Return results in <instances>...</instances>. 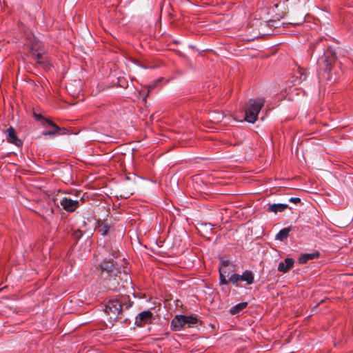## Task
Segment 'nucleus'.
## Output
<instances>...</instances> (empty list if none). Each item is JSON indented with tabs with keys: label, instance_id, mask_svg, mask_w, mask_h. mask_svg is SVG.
<instances>
[{
	"label": "nucleus",
	"instance_id": "1",
	"mask_svg": "<svg viewBox=\"0 0 353 353\" xmlns=\"http://www.w3.org/2000/svg\"><path fill=\"white\" fill-rule=\"evenodd\" d=\"M105 313L109 316V319L113 321H121L123 323H126L130 318L126 314H124V309L121 307L119 300L117 299H110L103 305Z\"/></svg>",
	"mask_w": 353,
	"mask_h": 353
},
{
	"label": "nucleus",
	"instance_id": "2",
	"mask_svg": "<svg viewBox=\"0 0 353 353\" xmlns=\"http://www.w3.org/2000/svg\"><path fill=\"white\" fill-rule=\"evenodd\" d=\"M264 103L265 100L262 98L250 99L246 104L244 119L248 123H254Z\"/></svg>",
	"mask_w": 353,
	"mask_h": 353
},
{
	"label": "nucleus",
	"instance_id": "3",
	"mask_svg": "<svg viewBox=\"0 0 353 353\" xmlns=\"http://www.w3.org/2000/svg\"><path fill=\"white\" fill-rule=\"evenodd\" d=\"M33 117L35 119V120L39 121L45 128H47L48 126L53 127V130H43L42 134L44 136H57L59 134H65L67 131L65 128H59L52 121L43 117L41 114L34 112Z\"/></svg>",
	"mask_w": 353,
	"mask_h": 353
},
{
	"label": "nucleus",
	"instance_id": "4",
	"mask_svg": "<svg viewBox=\"0 0 353 353\" xmlns=\"http://www.w3.org/2000/svg\"><path fill=\"white\" fill-rule=\"evenodd\" d=\"M30 50L31 52L32 58L38 63L42 65L45 69L50 68V64L47 59V57L44 54V48L42 43L39 41H36L35 39H34V41L30 46Z\"/></svg>",
	"mask_w": 353,
	"mask_h": 353
},
{
	"label": "nucleus",
	"instance_id": "5",
	"mask_svg": "<svg viewBox=\"0 0 353 353\" xmlns=\"http://www.w3.org/2000/svg\"><path fill=\"white\" fill-rule=\"evenodd\" d=\"M230 283L237 288H245L241 281L246 285H252L254 283V274L251 270H245L242 274L233 273L230 276Z\"/></svg>",
	"mask_w": 353,
	"mask_h": 353
},
{
	"label": "nucleus",
	"instance_id": "6",
	"mask_svg": "<svg viewBox=\"0 0 353 353\" xmlns=\"http://www.w3.org/2000/svg\"><path fill=\"white\" fill-rule=\"evenodd\" d=\"M58 205L67 212H73L79 207V201L66 196H56Z\"/></svg>",
	"mask_w": 353,
	"mask_h": 353
},
{
	"label": "nucleus",
	"instance_id": "7",
	"mask_svg": "<svg viewBox=\"0 0 353 353\" xmlns=\"http://www.w3.org/2000/svg\"><path fill=\"white\" fill-rule=\"evenodd\" d=\"M61 208L58 205L56 197L48 199L43 205L41 212L44 218L51 217L53 214L59 212Z\"/></svg>",
	"mask_w": 353,
	"mask_h": 353
},
{
	"label": "nucleus",
	"instance_id": "8",
	"mask_svg": "<svg viewBox=\"0 0 353 353\" xmlns=\"http://www.w3.org/2000/svg\"><path fill=\"white\" fill-rule=\"evenodd\" d=\"M98 270L103 274V272L107 273L110 276H117L119 271L117 269L116 265L114 261L111 259L107 260L103 259L97 267Z\"/></svg>",
	"mask_w": 353,
	"mask_h": 353
},
{
	"label": "nucleus",
	"instance_id": "9",
	"mask_svg": "<svg viewBox=\"0 0 353 353\" xmlns=\"http://www.w3.org/2000/svg\"><path fill=\"white\" fill-rule=\"evenodd\" d=\"M153 317V314L150 310H144L135 317V325L142 327L143 324L150 323Z\"/></svg>",
	"mask_w": 353,
	"mask_h": 353
},
{
	"label": "nucleus",
	"instance_id": "10",
	"mask_svg": "<svg viewBox=\"0 0 353 353\" xmlns=\"http://www.w3.org/2000/svg\"><path fill=\"white\" fill-rule=\"evenodd\" d=\"M234 265L228 260L221 261L219 269V274L230 276L232 273H235Z\"/></svg>",
	"mask_w": 353,
	"mask_h": 353
},
{
	"label": "nucleus",
	"instance_id": "11",
	"mask_svg": "<svg viewBox=\"0 0 353 353\" xmlns=\"http://www.w3.org/2000/svg\"><path fill=\"white\" fill-rule=\"evenodd\" d=\"M5 134L8 142L12 143L18 147L23 145L22 141L18 138L13 127L10 126L9 128H8L5 132Z\"/></svg>",
	"mask_w": 353,
	"mask_h": 353
},
{
	"label": "nucleus",
	"instance_id": "12",
	"mask_svg": "<svg viewBox=\"0 0 353 353\" xmlns=\"http://www.w3.org/2000/svg\"><path fill=\"white\" fill-rule=\"evenodd\" d=\"M184 321V315H176L171 321V330L175 332L181 330V329L185 326Z\"/></svg>",
	"mask_w": 353,
	"mask_h": 353
},
{
	"label": "nucleus",
	"instance_id": "13",
	"mask_svg": "<svg viewBox=\"0 0 353 353\" xmlns=\"http://www.w3.org/2000/svg\"><path fill=\"white\" fill-rule=\"evenodd\" d=\"M97 231L103 236L108 234V233L114 231L111 225L108 221H103L99 223L96 228Z\"/></svg>",
	"mask_w": 353,
	"mask_h": 353
},
{
	"label": "nucleus",
	"instance_id": "14",
	"mask_svg": "<svg viewBox=\"0 0 353 353\" xmlns=\"http://www.w3.org/2000/svg\"><path fill=\"white\" fill-rule=\"evenodd\" d=\"M294 260L292 258H286L284 261L279 263L278 270L280 272H287L294 265Z\"/></svg>",
	"mask_w": 353,
	"mask_h": 353
},
{
	"label": "nucleus",
	"instance_id": "15",
	"mask_svg": "<svg viewBox=\"0 0 353 353\" xmlns=\"http://www.w3.org/2000/svg\"><path fill=\"white\" fill-rule=\"evenodd\" d=\"M320 255V253L318 251H316L314 252H312V253H305V254H302L299 257V263L300 264H305L306 263L307 261H310V260H313L316 258H318Z\"/></svg>",
	"mask_w": 353,
	"mask_h": 353
},
{
	"label": "nucleus",
	"instance_id": "16",
	"mask_svg": "<svg viewBox=\"0 0 353 353\" xmlns=\"http://www.w3.org/2000/svg\"><path fill=\"white\" fill-rule=\"evenodd\" d=\"M288 208V205L285 203H274L269 205L268 211L276 214L285 211Z\"/></svg>",
	"mask_w": 353,
	"mask_h": 353
},
{
	"label": "nucleus",
	"instance_id": "17",
	"mask_svg": "<svg viewBox=\"0 0 353 353\" xmlns=\"http://www.w3.org/2000/svg\"><path fill=\"white\" fill-rule=\"evenodd\" d=\"M119 300L121 307L124 309V314H125V311L131 308L134 304V302L130 299L129 296H123Z\"/></svg>",
	"mask_w": 353,
	"mask_h": 353
},
{
	"label": "nucleus",
	"instance_id": "18",
	"mask_svg": "<svg viewBox=\"0 0 353 353\" xmlns=\"http://www.w3.org/2000/svg\"><path fill=\"white\" fill-rule=\"evenodd\" d=\"M291 230L290 228H285L281 229L276 235V239L280 241H283L287 239Z\"/></svg>",
	"mask_w": 353,
	"mask_h": 353
},
{
	"label": "nucleus",
	"instance_id": "19",
	"mask_svg": "<svg viewBox=\"0 0 353 353\" xmlns=\"http://www.w3.org/2000/svg\"><path fill=\"white\" fill-rule=\"evenodd\" d=\"M247 302H241L239 303L234 306H232L230 309V313L232 314H237L240 312H241L243 310H244L248 306Z\"/></svg>",
	"mask_w": 353,
	"mask_h": 353
},
{
	"label": "nucleus",
	"instance_id": "20",
	"mask_svg": "<svg viewBox=\"0 0 353 353\" xmlns=\"http://www.w3.org/2000/svg\"><path fill=\"white\" fill-rule=\"evenodd\" d=\"M184 320L185 325L188 327H193L198 323V319L193 316L184 315Z\"/></svg>",
	"mask_w": 353,
	"mask_h": 353
},
{
	"label": "nucleus",
	"instance_id": "21",
	"mask_svg": "<svg viewBox=\"0 0 353 353\" xmlns=\"http://www.w3.org/2000/svg\"><path fill=\"white\" fill-rule=\"evenodd\" d=\"M323 61L325 63V68L323 69V75L326 78V79L329 81L334 82L336 79L334 78L332 79V77H330V73L331 72V67L330 65L327 63V59L325 58L323 59Z\"/></svg>",
	"mask_w": 353,
	"mask_h": 353
},
{
	"label": "nucleus",
	"instance_id": "22",
	"mask_svg": "<svg viewBox=\"0 0 353 353\" xmlns=\"http://www.w3.org/2000/svg\"><path fill=\"white\" fill-rule=\"evenodd\" d=\"M230 283V276H226L223 274H219V284L221 285H225Z\"/></svg>",
	"mask_w": 353,
	"mask_h": 353
},
{
	"label": "nucleus",
	"instance_id": "23",
	"mask_svg": "<svg viewBox=\"0 0 353 353\" xmlns=\"http://www.w3.org/2000/svg\"><path fill=\"white\" fill-rule=\"evenodd\" d=\"M299 77H296V79H298L296 81H298L299 82H301L303 81H305L306 80V73H305V71L303 69H299Z\"/></svg>",
	"mask_w": 353,
	"mask_h": 353
},
{
	"label": "nucleus",
	"instance_id": "24",
	"mask_svg": "<svg viewBox=\"0 0 353 353\" xmlns=\"http://www.w3.org/2000/svg\"><path fill=\"white\" fill-rule=\"evenodd\" d=\"M289 201L290 203H299L301 202V199L299 198V197H291L290 199H289Z\"/></svg>",
	"mask_w": 353,
	"mask_h": 353
},
{
	"label": "nucleus",
	"instance_id": "25",
	"mask_svg": "<svg viewBox=\"0 0 353 353\" xmlns=\"http://www.w3.org/2000/svg\"><path fill=\"white\" fill-rule=\"evenodd\" d=\"M276 23V22L275 21L270 20V21H268V25L269 26H276V25H275Z\"/></svg>",
	"mask_w": 353,
	"mask_h": 353
},
{
	"label": "nucleus",
	"instance_id": "26",
	"mask_svg": "<svg viewBox=\"0 0 353 353\" xmlns=\"http://www.w3.org/2000/svg\"><path fill=\"white\" fill-rule=\"evenodd\" d=\"M204 225L206 227L209 228L210 230H212L213 229L214 225L212 224H211L210 223H205Z\"/></svg>",
	"mask_w": 353,
	"mask_h": 353
},
{
	"label": "nucleus",
	"instance_id": "27",
	"mask_svg": "<svg viewBox=\"0 0 353 353\" xmlns=\"http://www.w3.org/2000/svg\"><path fill=\"white\" fill-rule=\"evenodd\" d=\"M125 281H128V279H130V280L131 279L130 277L129 276V275L127 274H125Z\"/></svg>",
	"mask_w": 353,
	"mask_h": 353
},
{
	"label": "nucleus",
	"instance_id": "28",
	"mask_svg": "<svg viewBox=\"0 0 353 353\" xmlns=\"http://www.w3.org/2000/svg\"><path fill=\"white\" fill-rule=\"evenodd\" d=\"M160 81H161V79H158V80L157 81V82H156L154 85H150V87H151V88H154V87L156 85V83H159Z\"/></svg>",
	"mask_w": 353,
	"mask_h": 353
},
{
	"label": "nucleus",
	"instance_id": "29",
	"mask_svg": "<svg viewBox=\"0 0 353 353\" xmlns=\"http://www.w3.org/2000/svg\"><path fill=\"white\" fill-rule=\"evenodd\" d=\"M46 130H53V127H51V126H48L47 128H46Z\"/></svg>",
	"mask_w": 353,
	"mask_h": 353
},
{
	"label": "nucleus",
	"instance_id": "30",
	"mask_svg": "<svg viewBox=\"0 0 353 353\" xmlns=\"http://www.w3.org/2000/svg\"><path fill=\"white\" fill-rule=\"evenodd\" d=\"M112 256H113V257H116L117 256V254L114 253V254H112Z\"/></svg>",
	"mask_w": 353,
	"mask_h": 353
}]
</instances>
